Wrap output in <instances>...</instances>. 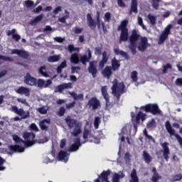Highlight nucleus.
<instances>
[{"label":"nucleus","instance_id":"nucleus-22","mask_svg":"<svg viewBox=\"0 0 182 182\" xmlns=\"http://www.w3.org/2000/svg\"><path fill=\"white\" fill-rule=\"evenodd\" d=\"M68 152H66L65 151H59V154H58V159L64 163H68Z\"/></svg>","mask_w":182,"mask_h":182},{"label":"nucleus","instance_id":"nucleus-31","mask_svg":"<svg viewBox=\"0 0 182 182\" xmlns=\"http://www.w3.org/2000/svg\"><path fill=\"white\" fill-rule=\"evenodd\" d=\"M142 157L146 164H150L153 161L150 154H148L146 151H143Z\"/></svg>","mask_w":182,"mask_h":182},{"label":"nucleus","instance_id":"nucleus-39","mask_svg":"<svg viewBox=\"0 0 182 182\" xmlns=\"http://www.w3.org/2000/svg\"><path fill=\"white\" fill-rule=\"evenodd\" d=\"M60 58V55H50L48 58V62H50V63L58 62Z\"/></svg>","mask_w":182,"mask_h":182},{"label":"nucleus","instance_id":"nucleus-3","mask_svg":"<svg viewBox=\"0 0 182 182\" xmlns=\"http://www.w3.org/2000/svg\"><path fill=\"white\" fill-rule=\"evenodd\" d=\"M65 123L70 129H73V132H71V134L73 136L77 137L81 134V132H82L80 122H77V121L75 119H71L70 116H68L65 118Z\"/></svg>","mask_w":182,"mask_h":182},{"label":"nucleus","instance_id":"nucleus-17","mask_svg":"<svg viewBox=\"0 0 182 182\" xmlns=\"http://www.w3.org/2000/svg\"><path fill=\"white\" fill-rule=\"evenodd\" d=\"M90 59H92V51L87 49V56L86 55H80L79 62H81L82 65H86Z\"/></svg>","mask_w":182,"mask_h":182},{"label":"nucleus","instance_id":"nucleus-2","mask_svg":"<svg viewBox=\"0 0 182 182\" xmlns=\"http://www.w3.org/2000/svg\"><path fill=\"white\" fill-rule=\"evenodd\" d=\"M23 82L26 85L39 88H47L53 83L51 80L45 81L43 79H37L35 77H32L29 73H27L26 76H24Z\"/></svg>","mask_w":182,"mask_h":182},{"label":"nucleus","instance_id":"nucleus-10","mask_svg":"<svg viewBox=\"0 0 182 182\" xmlns=\"http://www.w3.org/2000/svg\"><path fill=\"white\" fill-rule=\"evenodd\" d=\"M173 26L171 24L167 25L166 27H165L164 31H162L160 38L159 39V44H162L164 43V41H166L167 38H168V36L171 33V31L172 29Z\"/></svg>","mask_w":182,"mask_h":182},{"label":"nucleus","instance_id":"nucleus-42","mask_svg":"<svg viewBox=\"0 0 182 182\" xmlns=\"http://www.w3.org/2000/svg\"><path fill=\"white\" fill-rule=\"evenodd\" d=\"M18 55H19L20 58L23 59H28L29 58L28 53L26 50H21Z\"/></svg>","mask_w":182,"mask_h":182},{"label":"nucleus","instance_id":"nucleus-59","mask_svg":"<svg viewBox=\"0 0 182 182\" xmlns=\"http://www.w3.org/2000/svg\"><path fill=\"white\" fill-rule=\"evenodd\" d=\"M65 107H60L59 109V113H58L59 116L63 117L65 114Z\"/></svg>","mask_w":182,"mask_h":182},{"label":"nucleus","instance_id":"nucleus-11","mask_svg":"<svg viewBox=\"0 0 182 182\" xmlns=\"http://www.w3.org/2000/svg\"><path fill=\"white\" fill-rule=\"evenodd\" d=\"M87 107L92 110H97L101 107V102L96 97H92L88 100Z\"/></svg>","mask_w":182,"mask_h":182},{"label":"nucleus","instance_id":"nucleus-63","mask_svg":"<svg viewBox=\"0 0 182 182\" xmlns=\"http://www.w3.org/2000/svg\"><path fill=\"white\" fill-rule=\"evenodd\" d=\"M83 29L80 28L79 27H75V34H79L81 33L82 32Z\"/></svg>","mask_w":182,"mask_h":182},{"label":"nucleus","instance_id":"nucleus-8","mask_svg":"<svg viewBox=\"0 0 182 182\" xmlns=\"http://www.w3.org/2000/svg\"><path fill=\"white\" fill-rule=\"evenodd\" d=\"M165 129H166V131L169 133L170 136H175L177 141H178L180 146H182V138L180 135L176 134V131L172 128L171 124H170L169 121H166V122H165Z\"/></svg>","mask_w":182,"mask_h":182},{"label":"nucleus","instance_id":"nucleus-13","mask_svg":"<svg viewBox=\"0 0 182 182\" xmlns=\"http://www.w3.org/2000/svg\"><path fill=\"white\" fill-rule=\"evenodd\" d=\"M111 174L110 170L102 171V173L99 175V178L95 179L94 182H111L109 181V176Z\"/></svg>","mask_w":182,"mask_h":182},{"label":"nucleus","instance_id":"nucleus-50","mask_svg":"<svg viewBox=\"0 0 182 182\" xmlns=\"http://www.w3.org/2000/svg\"><path fill=\"white\" fill-rule=\"evenodd\" d=\"M24 5H26V8H31L34 5V2L30 0L24 1Z\"/></svg>","mask_w":182,"mask_h":182},{"label":"nucleus","instance_id":"nucleus-52","mask_svg":"<svg viewBox=\"0 0 182 182\" xmlns=\"http://www.w3.org/2000/svg\"><path fill=\"white\" fill-rule=\"evenodd\" d=\"M168 69H172V65L169 63H167L166 65H164V70H162V73H166Z\"/></svg>","mask_w":182,"mask_h":182},{"label":"nucleus","instance_id":"nucleus-14","mask_svg":"<svg viewBox=\"0 0 182 182\" xmlns=\"http://www.w3.org/2000/svg\"><path fill=\"white\" fill-rule=\"evenodd\" d=\"M162 150L161 151L162 152V155L164 156V158L165 161H168L169 159V155H170V149H169V144L168 142H164L160 144Z\"/></svg>","mask_w":182,"mask_h":182},{"label":"nucleus","instance_id":"nucleus-21","mask_svg":"<svg viewBox=\"0 0 182 182\" xmlns=\"http://www.w3.org/2000/svg\"><path fill=\"white\" fill-rule=\"evenodd\" d=\"M112 70L113 69L111 68V66L107 65L102 71V75L104 77L109 79L113 75Z\"/></svg>","mask_w":182,"mask_h":182},{"label":"nucleus","instance_id":"nucleus-18","mask_svg":"<svg viewBox=\"0 0 182 182\" xmlns=\"http://www.w3.org/2000/svg\"><path fill=\"white\" fill-rule=\"evenodd\" d=\"M73 86H72V83H64L60 84V85H58L56 88L55 89V92H60L62 93L63 90H68V89H72Z\"/></svg>","mask_w":182,"mask_h":182},{"label":"nucleus","instance_id":"nucleus-7","mask_svg":"<svg viewBox=\"0 0 182 182\" xmlns=\"http://www.w3.org/2000/svg\"><path fill=\"white\" fill-rule=\"evenodd\" d=\"M141 109L146 113H151L153 115L160 114L161 112L157 104L145 105V106L141 107Z\"/></svg>","mask_w":182,"mask_h":182},{"label":"nucleus","instance_id":"nucleus-54","mask_svg":"<svg viewBox=\"0 0 182 182\" xmlns=\"http://www.w3.org/2000/svg\"><path fill=\"white\" fill-rule=\"evenodd\" d=\"M30 129L32 131H34L35 132H38V131H39V129H38L37 125H36V124H30Z\"/></svg>","mask_w":182,"mask_h":182},{"label":"nucleus","instance_id":"nucleus-23","mask_svg":"<svg viewBox=\"0 0 182 182\" xmlns=\"http://www.w3.org/2000/svg\"><path fill=\"white\" fill-rule=\"evenodd\" d=\"M50 124V119H44L42 121L39 122V127L42 131H48L49 127L46 125Z\"/></svg>","mask_w":182,"mask_h":182},{"label":"nucleus","instance_id":"nucleus-4","mask_svg":"<svg viewBox=\"0 0 182 182\" xmlns=\"http://www.w3.org/2000/svg\"><path fill=\"white\" fill-rule=\"evenodd\" d=\"M127 24H129L128 20H122L121 24L119 25L117 31H121L120 38H119V43L127 42L129 40V29L127 28Z\"/></svg>","mask_w":182,"mask_h":182},{"label":"nucleus","instance_id":"nucleus-45","mask_svg":"<svg viewBox=\"0 0 182 182\" xmlns=\"http://www.w3.org/2000/svg\"><path fill=\"white\" fill-rule=\"evenodd\" d=\"M36 110L41 114H46L48 112V109L44 106L38 108Z\"/></svg>","mask_w":182,"mask_h":182},{"label":"nucleus","instance_id":"nucleus-62","mask_svg":"<svg viewBox=\"0 0 182 182\" xmlns=\"http://www.w3.org/2000/svg\"><path fill=\"white\" fill-rule=\"evenodd\" d=\"M77 70H80V67H72L71 73H77L78 72Z\"/></svg>","mask_w":182,"mask_h":182},{"label":"nucleus","instance_id":"nucleus-51","mask_svg":"<svg viewBox=\"0 0 182 182\" xmlns=\"http://www.w3.org/2000/svg\"><path fill=\"white\" fill-rule=\"evenodd\" d=\"M75 102L73 101V102H70L68 104H66L65 105V108L67 109H73V108L75 107Z\"/></svg>","mask_w":182,"mask_h":182},{"label":"nucleus","instance_id":"nucleus-29","mask_svg":"<svg viewBox=\"0 0 182 182\" xmlns=\"http://www.w3.org/2000/svg\"><path fill=\"white\" fill-rule=\"evenodd\" d=\"M70 61L72 64L77 65L80 63V55L77 53H73L71 57H70Z\"/></svg>","mask_w":182,"mask_h":182},{"label":"nucleus","instance_id":"nucleus-35","mask_svg":"<svg viewBox=\"0 0 182 182\" xmlns=\"http://www.w3.org/2000/svg\"><path fill=\"white\" fill-rule=\"evenodd\" d=\"M69 95H70L72 96L73 98H74L75 100H84V95L82 93L79 94L78 95H77V93L73 92H69Z\"/></svg>","mask_w":182,"mask_h":182},{"label":"nucleus","instance_id":"nucleus-5","mask_svg":"<svg viewBox=\"0 0 182 182\" xmlns=\"http://www.w3.org/2000/svg\"><path fill=\"white\" fill-rule=\"evenodd\" d=\"M124 87L125 86L124 83L118 82L117 79H114V81H112V94L116 97V100L118 102H119L120 97L124 93Z\"/></svg>","mask_w":182,"mask_h":182},{"label":"nucleus","instance_id":"nucleus-57","mask_svg":"<svg viewBox=\"0 0 182 182\" xmlns=\"http://www.w3.org/2000/svg\"><path fill=\"white\" fill-rule=\"evenodd\" d=\"M13 40H14L16 42H18L20 39H21V37L18 34H14L11 36Z\"/></svg>","mask_w":182,"mask_h":182},{"label":"nucleus","instance_id":"nucleus-28","mask_svg":"<svg viewBox=\"0 0 182 182\" xmlns=\"http://www.w3.org/2000/svg\"><path fill=\"white\" fill-rule=\"evenodd\" d=\"M152 173H154L151 179L152 182H158L162 178L159 173H157L156 167L152 168Z\"/></svg>","mask_w":182,"mask_h":182},{"label":"nucleus","instance_id":"nucleus-49","mask_svg":"<svg viewBox=\"0 0 182 182\" xmlns=\"http://www.w3.org/2000/svg\"><path fill=\"white\" fill-rule=\"evenodd\" d=\"M110 19H111L110 12L105 13V15H104V21H105V22H110Z\"/></svg>","mask_w":182,"mask_h":182},{"label":"nucleus","instance_id":"nucleus-19","mask_svg":"<svg viewBox=\"0 0 182 182\" xmlns=\"http://www.w3.org/2000/svg\"><path fill=\"white\" fill-rule=\"evenodd\" d=\"M15 92H16L18 95H24L26 97H29L31 95V91L29 90V88L25 87L23 86L19 87L17 90H15Z\"/></svg>","mask_w":182,"mask_h":182},{"label":"nucleus","instance_id":"nucleus-55","mask_svg":"<svg viewBox=\"0 0 182 182\" xmlns=\"http://www.w3.org/2000/svg\"><path fill=\"white\" fill-rule=\"evenodd\" d=\"M137 22L139 23V25L140 26H142V28L143 29H145V26H144V24L143 23V20H142V18L141 17H138L137 18Z\"/></svg>","mask_w":182,"mask_h":182},{"label":"nucleus","instance_id":"nucleus-34","mask_svg":"<svg viewBox=\"0 0 182 182\" xmlns=\"http://www.w3.org/2000/svg\"><path fill=\"white\" fill-rule=\"evenodd\" d=\"M129 182H139V177L136 175V171L135 168H133L132 171H131V180Z\"/></svg>","mask_w":182,"mask_h":182},{"label":"nucleus","instance_id":"nucleus-32","mask_svg":"<svg viewBox=\"0 0 182 182\" xmlns=\"http://www.w3.org/2000/svg\"><path fill=\"white\" fill-rule=\"evenodd\" d=\"M114 52L115 55H120L121 56H122V58H124L127 60L129 59V54H127V53L124 52V50H120L118 48H115L114 50Z\"/></svg>","mask_w":182,"mask_h":182},{"label":"nucleus","instance_id":"nucleus-48","mask_svg":"<svg viewBox=\"0 0 182 182\" xmlns=\"http://www.w3.org/2000/svg\"><path fill=\"white\" fill-rule=\"evenodd\" d=\"M78 50H80V48H75L73 45L70 44L68 46V51H69V53H73L75 51H78Z\"/></svg>","mask_w":182,"mask_h":182},{"label":"nucleus","instance_id":"nucleus-43","mask_svg":"<svg viewBox=\"0 0 182 182\" xmlns=\"http://www.w3.org/2000/svg\"><path fill=\"white\" fill-rule=\"evenodd\" d=\"M148 19L149 20V21L151 22V24L152 26L156 24V16H152V15H151V14H149L148 15Z\"/></svg>","mask_w":182,"mask_h":182},{"label":"nucleus","instance_id":"nucleus-24","mask_svg":"<svg viewBox=\"0 0 182 182\" xmlns=\"http://www.w3.org/2000/svg\"><path fill=\"white\" fill-rule=\"evenodd\" d=\"M112 71H118L120 68L121 64H120V60H117L116 58H112Z\"/></svg>","mask_w":182,"mask_h":182},{"label":"nucleus","instance_id":"nucleus-15","mask_svg":"<svg viewBox=\"0 0 182 182\" xmlns=\"http://www.w3.org/2000/svg\"><path fill=\"white\" fill-rule=\"evenodd\" d=\"M11 109H13V112L16 113L18 116L21 117L22 119H27L30 117L29 112H25L22 108L18 109V108L16 106H13Z\"/></svg>","mask_w":182,"mask_h":182},{"label":"nucleus","instance_id":"nucleus-27","mask_svg":"<svg viewBox=\"0 0 182 182\" xmlns=\"http://www.w3.org/2000/svg\"><path fill=\"white\" fill-rule=\"evenodd\" d=\"M107 62H108L107 53H106V51H104L102 53V60H100L99 63V66L100 69H102L103 68H105V65L107 64Z\"/></svg>","mask_w":182,"mask_h":182},{"label":"nucleus","instance_id":"nucleus-53","mask_svg":"<svg viewBox=\"0 0 182 182\" xmlns=\"http://www.w3.org/2000/svg\"><path fill=\"white\" fill-rule=\"evenodd\" d=\"M100 29H102L104 33H107V28L105 26V22L100 23Z\"/></svg>","mask_w":182,"mask_h":182},{"label":"nucleus","instance_id":"nucleus-61","mask_svg":"<svg viewBox=\"0 0 182 182\" xmlns=\"http://www.w3.org/2000/svg\"><path fill=\"white\" fill-rule=\"evenodd\" d=\"M117 4L119 7L125 8L126 4L124 3L123 0H117Z\"/></svg>","mask_w":182,"mask_h":182},{"label":"nucleus","instance_id":"nucleus-26","mask_svg":"<svg viewBox=\"0 0 182 182\" xmlns=\"http://www.w3.org/2000/svg\"><path fill=\"white\" fill-rule=\"evenodd\" d=\"M9 149H10V151L14 153H21L24 151L23 147L19 145H9Z\"/></svg>","mask_w":182,"mask_h":182},{"label":"nucleus","instance_id":"nucleus-16","mask_svg":"<svg viewBox=\"0 0 182 182\" xmlns=\"http://www.w3.org/2000/svg\"><path fill=\"white\" fill-rule=\"evenodd\" d=\"M88 73L92 75L93 78H95L97 77V73H98V70H97V61L93 60L90 61V65L87 68Z\"/></svg>","mask_w":182,"mask_h":182},{"label":"nucleus","instance_id":"nucleus-60","mask_svg":"<svg viewBox=\"0 0 182 182\" xmlns=\"http://www.w3.org/2000/svg\"><path fill=\"white\" fill-rule=\"evenodd\" d=\"M42 18H43V14H41L39 16H36L35 19H34V21L36 22V23L41 22Z\"/></svg>","mask_w":182,"mask_h":182},{"label":"nucleus","instance_id":"nucleus-12","mask_svg":"<svg viewBox=\"0 0 182 182\" xmlns=\"http://www.w3.org/2000/svg\"><path fill=\"white\" fill-rule=\"evenodd\" d=\"M101 91L103 98L105 100L106 108H112L113 105L110 102V98L107 92V86H102Z\"/></svg>","mask_w":182,"mask_h":182},{"label":"nucleus","instance_id":"nucleus-1","mask_svg":"<svg viewBox=\"0 0 182 182\" xmlns=\"http://www.w3.org/2000/svg\"><path fill=\"white\" fill-rule=\"evenodd\" d=\"M140 39L139 45L137 46V49L143 53L144 52L148 47L150 46V44L148 43L147 37H141L140 34H139L138 30L134 29L129 37V50L135 55L136 53V42Z\"/></svg>","mask_w":182,"mask_h":182},{"label":"nucleus","instance_id":"nucleus-38","mask_svg":"<svg viewBox=\"0 0 182 182\" xmlns=\"http://www.w3.org/2000/svg\"><path fill=\"white\" fill-rule=\"evenodd\" d=\"M124 178V175H120L117 173H114V176H112V182H120V179Z\"/></svg>","mask_w":182,"mask_h":182},{"label":"nucleus","instance_id":"nucleus-64","mask_svg":"<svg viewBox=\"0 0 182 182\" xmlns=\"http://www.w3.org/2000/svg\"><path fill=\"white\" fill-rule=\"evenodd\" d=\"M176 85L178 86H182V78H178L176 80Z\"/></svg>","mask_w":182,"mask_h":182},{"label":"nucleus","instance_id":"nucleus-9","mask_svg":"<svg viewBox=\"0 0 182 182\" xmlns=\"http://www.w3.org/2000/svg\"><path fill=\"white\" fill-rule=\"evenodd\" d=\"M23 137L24 139H26L27 141H24V142H22L26 146L29 147L33 146L35 144V138L36 135L34 133L31 132H25L23 134ZM31 139V140H28Z\"/></svg>","mask_w":182,"mask_h":182},{"label":"nucleus","instance_id":"nucleus-6","mask_svg":"<svg viewBox=\"0 0 182 182\" xmlns=\"http://www.w3.org/2000/svg\"><path fill=\"white\" fill-rule=\"evenodd\" d=\"M96 20H97V23H95V20L92 18V15L90 13L87 14V25L88 26H90L91 30H95L96 28V26H97V29L101 30L102 22L100 18L99 11H97Z\"/></svg>","mask_w":182,"mask_h":182},{"label":"nucleus","instance_id":"nucleus-25","mask_svg":"<svg viewBox=\"0 0 182 182\" xmlns=\"http://www.w3.org/2000/svg\"><path fill=\"white\" fill-rule=\"evenodd\" d=\"M132 13H138V1L136 0L131 1V8L129 14L132 15Z\"/></svg>","mask_w":182,"mask_h":182},{"label":"nucleus","instance_id":"nucleus-47","mask_svg":"<svg viewBox=\"0 0 182 182\" xmlns=\"http://www.w3.org/2000/svg\"><path fill=\"white\" fill-rule=\"evenodd\" d=\"M138 73L136 71H133L131 73V78H132V80L136 82L138 81Z\"/></svg>","mask_w":182,"mask_h":182},{"label":"nucleus","instance_id":"nucleus-46","mask_svg":"<svg viewBox=\"0 0 182 182\" xmlns=\"http://www.w3.org/2000/svg\"><path fill=\"white\" fill-rule=\"evenodd\" d=\"M0 60H4L5 62H14V59L12 58H9L1 55H0Z\"/></svg>","mask_w":182,"mask_h":182},{"label":"nucleus","instance_id":"nucleus-37","mask_svg":"<svg viewBox=\"0 0 182 182\" xmlns=\"http://www.w3.org/2000/svg\"><path fill=\"white\" fill-rule=\"evenodd\" d=\"M152 8L155 10L159 9V4L163 2L162 0H151Z\"/></svg>","mask_w":182,"mask_h":182},{"label":"nucleus","instance_id":"nucleus-44","mask_svg":"<svg viewBox=\"0 0 182 182\" xmlns=\"http://www.w3.org/2000/svg\"><path fill=\"white\" fill-rule=\"evenodd\" d=\"M13 140L16 144H21V143L25 142V141H23L21 138L18 136V135H16V134L13 135Z\"/></svg>","mask_w":182,"mask_h":182},{"label":"nucleus","instance_id":"nucleus-56","mask_svg":"<svg viewBox=\"0 0 182 182\" xmlns=\"http://www.w3.org/2000/svg\"><path fill=\"white\" fill-rule=\"evenodd\" d=\"M61 11H62V7L58 6L56 8L54 9L53 14L55 15H57V14H58L59 12H61Z\"/></svg>","mask_w":182,"mask_h":182},{"label":"nucleus","instance_id":"nucleus-58","mask_svg":"<svg viewBox=\"0 0 182 182\" xmlns=\"http://www.w3.org/2000/svg\"><path fill=\"white\" fill-rule=\"evenodd\" d=\"M102 48H95V55H102Z\"/></svg>","mask_w":182,"mask_h":182},{"label":"nucleus","instance_id":"nucleus-41","mask_svg":"<svg viewBox=\"0 0 182 182\" xmlns=\"http://www.w3.org/2000/svg\"><path fill=\"white\" fill-rule=\"evenodd\" d=\"M101 124V119L99 117H95L94 119L95 129H98L99 125Z\"/></svg>","mask_w":182,"mask_h":182},{"label":"nucleus","instance_id":"nucleus-30","mask_svg":"<svg viewBox=\"0 0 182 182\" xmlns=\"http://www.w3.org/2000/svg\"><path fill=\"white\" fill-rule=\"evenodd\" d=\"M93 137L92 134V131H90L87 127L84 128V131H82V139L87 140L88 138Z\"/></svg>","mask_w":182,"mask_h":182},{"label":"nucleus","instance_id":"nucleus-33","mask_svg":"<svg viewBox=\"0 0 182 182\" xmlns=\"http://www.w3.org/2000/svg\"><path fill=\"white\" fill-rule=\"evenodd\" d=\"M141 119L142 122L146 119V114H144L142 112H139V113H137L136 117V124H139V121Z\"/></svg>","mask_w":182,"mask_h":182},{"label":"nucleus","instance_id":"nucleus-36","mask_svg":"<svg viewBox=\"0 0 182 182\" xmlns=\"http://www.w3.org/2000/svg\"><path fill=\"white\" fill-rule=\"evenodd\" d=\"M46 70V67L45 65H43L41 68H39L38 73L39 74L41 75V76L44 77H49V74H48L47 72H43V70Z\"/></svg>","mask_w":182,"mask_h":182},{"label":"nucleus","instance_id":"nucleus-20","mask_svg":"<svg viewBox=\"0 0 182 182\" xmlns=\"http://www.w3.org/2000/svg\"><path fill=\"white\" fill-rule=\"evenodd\" d=\"M81 146V142L80 138H75L74 140V144L71 145L69 148V151H77L78 149Z\"/></svg>","mask_w":182,"mask_h":182},{"label":"nucleus","instance_id":"nucleus-40","mask_svg":"<svg viewBox=\"0 0 182 182\" xmlns=\"http://www.w3.org/2000/svg\"><path fill=\"white\" fill-rule=\"evenodd\" d=\"M182 180V174L178 173L176 175H173L172 176V179L170 180L171 182H175V181H181Z\"/></svg>","mask_w":182,"mask_h":182}]
</instances>
